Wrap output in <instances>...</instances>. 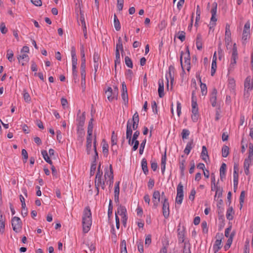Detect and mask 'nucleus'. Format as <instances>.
<instances>
[{
  "instance_id": "de8ad7c7",
  "label": "nucleus",
  "mask_w": 253,
  "mask_h": 253,
  "mask_svg": "<svg viewBox=\"0 0 253 253\" xmlns=\"http://www.w3.org/2000/svg\"><path fill=\"white\" fill-rule=\"evenodd\" d=\"M137 246L138 251L140 253H143L144 252V249H143V243L142 241H137Z\"/></svg>"
},
{
  "instance_id": "1a4fd4ad",
  "label": "nucleus",
  "mask_w": 253,
  "mask_h": 253,
  "mask_svg": "<svg viewBox=\"0 0 253 253\" xmlns=\"http://www.w3.org/2000/svg\"><path fill=\"white\" fill-rule=\"evenodd\" d=\"M93 140V150L94 152V161H96V159L98 158V153L96 150V136H93L92 133H90L89 135V133H87V137H86V144L89 145V144H92V141Z\"/></svg>"
},
{
  "instance_id": "5fc2aeb1",
  "label": "nucleus",
  "mask_w": 253,
  "mask_h": 253,
  "mask_svg": "<svg viewBox=\"0 0 253 253\" xmlns=\"http://www.w3.org/2000/svg\"><path fill=\"white\" fill-rule=\"evenodd\" d=\"M179 169L183 172L185 169V160H182L179 162Z\"/></svg>"
},
{
  "instance_id": "09e8293b",
  "label": "nucleus",
  "mask_w": 253,
  "mask_h": 253,
  "mask_svg": "<svg viewBox=\"0 0 253 253\" xmlns=\"http://www.w3.org/2000/svg\"><path fill=\"white\" fill-rule=\"evenodd\" d=\"M133 64H126L127 67L129 68L128 69L126 70V76H127V78H131V76L132 75V72L130 69L133 68Z\"/></svg>"
},
{
  "instance_id": "aec40b11",
  "label": "nucleus",
  "mask_w": 253,
  "mask_h": 253,
  "mask_svg": "<svg viewBox=\"0 0 253 253\" xmlns=\"http://www.w3.org/2000/svg\"><path fill=\"white\" fill-rule=\"evenodd\" d=\"M238 58L237 48L236 43H234L232 50L231 63H236V60Z\"/></svg>"
},
{
  "instance_id": "f3484780",
  "label": "nucleus",
  "mask_w": 253,
  "mask_h": 253,
  "mask_svg": "<svg viewBox=\"0 0 253 253\" xmlns=\"http://www.w3.org/2000/svg\"><path fill=\"white\" fill-rule=\"evenodd\" d=\"M161 195L159 191H155L153 194L152 201L154 206L157 208L160 201Z\"/></svg>"
},
{
  "instance_id": "c756f323",
  "label": "nucleus",
  "mask_w": 253,
  "mask_h": 253,
  "mask_svg": "<svg viewBox=\"0 0 253 253\" xmlns=\"http://www.w3.org/2000/svg\"><path fill=\"white\" fill-rule=\"evenodd\" d=\"M71 54L72 56V63H77V57L76 53V48L75 46H72L71 48Z\"/></svg>"
},
{
  "instance_id": "e433bc0d",
  "label": "nucleus",
  "mask_w": 253,
  "mask_h": 253,
  "mask_svg": "<svg viewBox=\"0 0 253 253\" xmlns=\"http://www.w3.org/2000/svg\"><path fill=\"white\" fill-rule=\"evenodd\" d=\"M117 143V136L115 134V132L113 131L111 137V144L112 149H114V147H116Z\"/></svg>"
},
{
  "instance_id": "49530a36",
  "label": "nucleus",
  "mask_w": 253,
  "mask_h": 253,
  "mask_svg": "<svg viewBox=\"0 0 253 253\" xmlns=\"http://www.w3.org/2000/svg\"><path fill=\"white\" fill-rule=\"evenodd\" d=\"M201 227L202 228L203 232L204 234H207L208 232V227L207 221H204L201 223Z\"/></svg>"
},
{
  "instance_id": "7c9ffc66",
  "label": "nucleus",
  "mask_w": 253,
  "mask_h": 253,
  "mask_svg": "<svg viewBox=\"0 0 253 253\" xmlns=\"http://www.w3.org/2000/svg\"><path fill=\"white\" fill-rule=\"evenodd\" d=\"M114 25L116 31H119L121 29L120 22L116 14H114Z\"/></svg>"
},
{
  "instance_id": "a18cd8bd",
  "label": "nucleus",
  "mask_w": 253,
  "mask_h": 253,
  "mask_svg": "<svg viewBox=\"0 0 253 253\" xmlns=\"http://www.w3.org/2000/svg\"><path fill=\"white\" fill-rule=\"evenodd\" d=\"M200 82H201V80H200ZM200 87L202 95H205L207 93V88L206 84H205L201 83Z\"/></svg>"
},
{
  "instance_id": "9b49d317",
  "label": "nucleus",
  "mask_w": 253,
  "mask_h": 253,
  "mask_svg": "<svg viewBox=\"0 0 253 253\" xmlns=\"http://www.w3.org/2000/svg\"><path fill=\"white\" fill-rule=\"evenodd\" d=\"M117 215L119 214L121 216L122 221L124 225H126L127 221V216H126V208L124 206H120L118 208L117 211L116 212Z\"/></svg>"
},
{
  "instance_id": "4d7b16f0",
  "label": "nucleus",
  "mask_w": 253,
  "mask_h": 253,
  "mask_svg": "<svg viewBox=\"0 0 253 253\" xmlns=\"http://www.w3.org/2000/svg\"><path fill=\"white\" fill-rule=\"evenodd\" d=\"M146 140H144L140 144L139 150V152L140 155H142L143 153L145 146L146 144Z\"/></svg>"
},
{
  "instance_id": "774afa93",
  "label": "nucleus",
  "mask_w": 253,
  "mask_h": 253,
  "mask_svg": "<svg viewBox=\"0 0 253 253\" xmlns=\"http://www.w3.org/2000/svg\"><path fill=\"white\" fill-rule=\"evenodd\" d=\"M232 237H230L227 240V243L224 246V248H225V250H228L230 247V246L232 244Z\"/></svg>"
},
{
  "instance_id": "680f3d73",
  "label": "nucleus",
  "mask_w": 253,
  "mask_h": 253,
  "mask_svg": "<svg viewBox=\"0 0 253 253\" xmlns=\"http://www.w3.org/2000/svg\"><path fill=\"white\" fill-rule=\"evenodd\" d=\"M85 64H81V79L85 78Z\"/></svg>"
},
{
  "instance_id": "4c0bfd02",
  "label": "nucleus",
  "mask_w": 253,
  "mask_h": 253,
  "mask_svg": "<svg viewBox=\"0 0 253 253\" xmlns=\"http://www.w3.org/2000/svg\"><path fill=\"white\" fill-rule=\"evenodd\" d=\"M192 148H193L192 142H188L187 143L186 147L184 150L185 154H186V155H188L190 153V151L192 149Z\"/></svg>"
},
{
  "instance_id": "5701e85b",
  "label": "nucleus",
  "mask_w": 253,
  "mask_h": 253,
  "mask_svg": "<svg viewBox=\"0 0 253 253\" xmlns=\"http://www.w3.org/2000/svg\"><path fill=\"white\" fill-rule=\"evenodd\" d=\"M236 84L235 81L233 78H229L228 81V87L231 92L234 93Z\"/></svg>"
},
{
  "instance_id": "4468645a",
  "label": "nucleus",
  "mask_w": 253,
  "mask_h": 253,
  "mask_svg": "<svg viewBox=\"0 0 253 253\" xmlns=\"http://www.w3.org/2000/svg\"><path fill=\"white\" fill-rule=\"evenodd\" d=\"M163 204V214L165 218H168L169 215V203L168 199L165 197L164 200L162 201Z\"/></svg>"
},
{
  "instance_id": "f257e3e1",
  "label": "nucleus",
  "mask_w": 253,
  "mask_h": 253,
  "mask_svg": "<svg viewBox=\"0 0 253 253\" xmlns=\"http://www.w3.org/2000/svg\"><path fill=\"white\" fill-rule=\"evenodd\" d=\"M83 230L85 233H87L92 225V215L90 209L86 207L84 211L82 217Z\"/></svg>"
},
{
  "instance_id": "473e14b6",
  "label": "nucleus",
  "mask_w": 253,
  "mask_h": 253,
  "mask_svg": "<svg viewBox=\"0 0 253 253\" xmlns=\"http://www.w3.org/2000/svg\"><path fill=\"white\" fill-rule=\"evenodd\" d=\"M141 167L143 172L145 174H147L148 173V169L147 168V163L146 159L143 158L141 161Z\"/></svg>"
},
{
  "instance_id": "72a5a7b5",
  "label": "nucleus",
  "mask_w": 253,
  "mask_h": 253,
  "mask_svg": "<svg viewBox=\"0 0 253 253\" xmlns=\"http://www.w3.org/2000/svg\"><path fill=\"white\" fill-rule=\"evenodd\" d=\"M17 59L20 62L22 60L24 61H28L29 58L27 53L23 52L22 53H20V54L18 55Z\"/></svg>"
},
{
  "instance_id": "a878e982",
  "label": "nucleus",
  "mask_w": 253,
  "mask_h": 253,
  "mask_svg": "<svg viewBox=\"0 0 253 253\" xmlns=\"http://www.w3.org/2000/svg\"><path fill=\"white\" fill-rule=\"evenodd\" d=\"M201 157L205 162H207V160L209 159L208 151L205 146H203L202 147V151L201 154Z\"/></svg>"
},
{
  "instance_id": "b1692460",
  "label": "nucleus",
  "mask_w": 253,
  "mask_h": 253,
  "mask_svg": "<svg viewBox=\"0 0 253 253\" xmlns=\"http://www.w3.org/2000/svg\"><path fill=\"white\" fill-rule=\"evenodd\" d=\"M196 44L198 50H200L202 49V37L200 33H198L197 35Z\"/></svg>"
},
{
  "instance_id": "f704fd0d",
  "label": "nucleus",
  "mask_w": 253,
  "mask_h": 253,
  "mask_svg": "<svg viewBox=\"0 0 253 253\" xmlns=\"http://www.w3.org/2000/svg\"><path fill=\"white\" fill-rule=\"evenodd\" d=\"M221 43L220 42L218 44V60L220 62L222 61V59H224V52L221 49Z\"/></svg>"
},
{
  "instance_id": "c03bdc74",
  "label": "nucleus",
  "mask_w": 253,
  "mask_h": 253,
  "mask_svg": "<svg viewBox=\"0 0 253 253\" xmlns=\"http://www.w3.org/2000/svg\"><path fill=\"white\" fill-rule=\"evenodd\" d=\"M13 52L12 50L8 49L6 53V57L10 62L13 61Z\"/></svg>"
},
{
  "instance_id": "bf43d9fd",
  "label": "nucleus",
  "mask_w": 253,
  "mask_h": 253,
  "mask_svg": "<svg viewBox=\"0 0 253 253\" xmlns=\"http://www.w3.org/2000/svg\"><path fill=\"white\" fill-rule=\"evenodd\" d=\"M124 0H117V8L119 11L122 10L124 6Z\"/></svg>"
},
{
  "instance_id": "39448f33",
  "label": "nucleus",
  "mask_w": 253,
  "mask_h": 253,
  "mask_svg": "<svg viewBox=\"0 0 253 253\" xmlns=\"http://www.w3.org/2000/svg\"><path fill=\"white\" fill-rule=\"evenodd\" d=\"M250 34V23L249 21L247 22L244 27V30L242 34V43L244 46L248 42Z\"/></svg>"
},
{
  "instance_id": "69168bd1",
  "label": "nucleus",
  "mask_w": 253,
  "mask_h": 253,
  "mask_svg": "<svg viewBox=\"0 0 253 253\" xmlns=\"http://www.w3.org/2000/svg\"><path fill=\"white\" fill-rule=\"evenodd\" d=\"M23 98L24 100L28 103H29L31 101V97L29 94L27 92H24L23 93Z\"/></svg>"
},
{
  "instance_id": "e2e57ef3",
  "label": "nucleus",
  "mask_w": 253,
  "mask_h": 253,
  "mask_svg": "<svg viewBox=\"0 0 253 253\" xmlns=\"http://www.w3.org/2000/svg\"><path fill=\"white\" fill-rule=\"evenodd\" d=\"M176 111L177 116L179 117L181 113V105L179 101L176 103Z\"/></svg>"
},
{
  "instance_id": "423d86ee",
  "label": "nucleus",
  "mask_w": 253,
  "mask_h": 253,
  "mask_svg": "<svg viewBox=\"0 0 253 253\" xmlns=\"http://www.w3.org/2000/svg\"><path fill=\"white\" fill-rule=\"evenodd\" d=\"M195 99H192L191 103V119L193 122H197L199 118V108L197 102H195Z\"/></svg>"
},
{
  "instance_id": "6e6552de",
  "label": "nucleus",
  "mask_w": 253,
  "mask_h": 253,
  "mask_svg": "<svg viewBox=\"0 0 253 253\" xmlns=\"http://www.w3.org/2000/svg\"><path fill=\"white\" fill-rule=\"evenodd\" d=\"M217 4L216 2H214L212 5V8L211 9V22L209 25V29L210 30H212V28L215 26L216 22L217 21V18L215 16L217 12Z\"/></svg>"
},
{
  "instance_id": "ddd939ff",
  "label": "nucleus",
  "mask_w": 253,
  "mask_h": 253,
  "mask_svg": "<svg viewBox=\"0 0 253 253\" xmlns=\"http://www.w3.org/2000/svg\"><path fill=\"white\" fill-rule=\"evenodd\" d=\"M174 68L172 65L169 66V72L167 73L166 74V79L167 81V85L168 87H169V81L170 80V83L171 84V85H172L173 81H174V77L173 76V74L174 73Z\"/></svg>"
},
{
  "instance_id": "0e129e2a",
  "label": "nucleus",
  "mask_w": 253,
  "mask_h": 253,
  "mask_svg": "<svg viewBox=\"0 0 253 253\" xmlns=\"http://www.w3.org/2000/svg\"><path fill=\"white\" fill-rule=\"evenodd\" d=\"M249 148V155L248 157L253 158V144L250 143Z\"/></svg>"
},
{
  "instance_id": "7ed1b4c3",
  "label": "nucleus",
  "mask_w": 253,
  "mask_h": 253,
  "mask_svg": "<svg viewBox=\"0 0 253 253\" xmlns=\"http://www.w3.org/2000/svg\"><path fill=\"white\" fill-rule=\"evenodd\" d=\"M105 94L109 102H112L114 100H117L119 94L118 88L116 86H113V88L108 87L105 90Z\"/></svg>"
},
{
  "instance_id": "3c124183",
  "label": "nucleus",
  "mask_w": 253,
  "mask_h": 253,
  "mask_svg": "<svg viewBox=\"0 0 253 253\" xmlns=\"http://www.w3.org/2000/svg\"><path fill=\"white\" fill-rule=\"evenodd\" d=\"M190 134V131L188 129H183L182 131L181 135L183 139L187 138Z\"/></svg>"
},
{
  "instance_id": "052dcab7",
  "label": "nucleus",
  "mask_w": 253,
  "mask_h": 253,
  "mask_svg": "<svg viewBox=\"0 0 253 253\" xmlns=\"http://www.w3.org/2000/svg\"><path fill=\"white\" fill-rule=\"evenodd\" d=\"M121 96L125 104H127L128 100L127 92H122Z\"/></svg>"
},
{
  "instance_id": "58836bf2",
  "label": "nucleus",
  "mask_w": 253,
  "mask_h": 253,
  "mask_svg": "<svg viewBox=\"0 0 253 253\" xmlns=\"http://www.w3.org/2000/svg\"><path fill=\"white\" fill-rule=\"evenodd\" d=\"M222 156L224 158H226L229 153V148L226 145H224L222 148Z\"/></svg>"
},
{
  "instance_id": "412c9836",
  "label": "nucleus",
  "mask_w": 253,
  "mask_h": 253,
  "mask_svg": "<svg viewBox=\"0 0 253 253\" xmlns=\"http://www.w3.org/2000/svg\"><path fill=\"white\" fill-rule=\"evenodd\" d=\"M244 86L246 89H252L253 88V78L251 76L247 77L245 81Z\"/></svg>"
},
{
  "instance_id": "c9c22d12",
  "label": "nucleus",
  "mask_w": 253,
  "mask_h": 253,
  "mask_svg": "<svg viewBox=\"0 0 253 253\" xmlns=\"http://www.w3.org/2000/svg\"><path fill=\"white\" fill-rule=\"evenodd\" d=\"M221 239H217L214 244L213 245V249L215 252H217L219 249H221Z\"/></svg>"
},
{
  "instance_id": "f03ea898",
  "label": "nucleus",
  "mask_w": 253,
  "mask_h": 253,
  "mask_svg": "<svg viewBox=\"0 0 253 253\" xmlns=\"http://www.w3.org/2000/svg\"><path fill=\"white\" fill-rule=\"evenodd\" d=\"M139 115L135 112L132 116V119L128 120L126 125V138L132 136V130H135L138 126Z\"/></svg>"
},
{
  "instance_id": "9d476101",
  "label": "nucleus",
  "mask_w": 253,
  "mask_h": 253,
  "mask_svg": "<svg viewBox=\"0 0 253 253\" xmlns=\"http://www.w3.org/2000/svg\"><path fill=\"white\" fill-rule=\"evenodd\" d=\"M176 202L181 205L183 199V187L181 183H179L176 189Z\"/></svg>"
},
{
  "instance_id": "20e7f679",
  "label": "nucleus",
  "mask_w": 253,
  "mask_h": 253,
  "mask_svg": "<svg viewBox=\"0 0 253 253\" xmlns=\"http://www.w3.org/2000/svg\"><path fill=\"white\" fill-rule=\"evenodd\" d=\"M101 168V165H99L98 167L97 172L95 176V187L97 189V192H98V188L101 187L103 189L105 188V182L102 179V171L100 172V169Z\"/></svg>"
},
{
  "instance_id": "bb28decb",
  "label": "nucleus",
  "mask_w": 253,
  "mask_h": 253,
  "mask_svg": "<svg viewBox=\"0 0 253 253\" xmlns=\"http://www.w3.org/2000/svg\"><path fill=\"white\" fill-rule=\"evenodd\" d=\"M234 211L232 207H229L227 209L226 213V216L227 219L231 220L233 219V214Z\"/></svg>"
},
{
  "instance_id": "a19ab883",
  "label": "nucleus",
  "mask_w": 253,
  "mask_h": 253,
  "mask_svg": "<svg viewBox=\"0 0 253 253\" xmlns=\"http://www.w3.org/2000/svg\"><path fill=\"white\" fill-rule=\"evenodd\" d=\"M42 154L44 160L48 164L52 165V162L50 160L46 151L44 150V151H42Z\"/></svg>"
},
{
  "instance_id": "cd10ccee",
  "label": "nucleus",
  "mask_w": 253,
  "mask_h": 253,
  "mask_svg": "<svg viewBox=\"0 0 253 253\" xmlns=\"http://www.w3.org/2000/svg\"><path fill=\"white\" fill-rule=\"evenodd\" d=\"M5 230V219L2 214H0V233L3 234Z\"/></svg>"
},
{
  "instance_id": "864d4df0",
  "label": "nucleus",
  "mask_w": 253,
  "mask_h": 253,
  "mask_svg": "<svg viewBox=\"0 0 253 253\" xmlns=\"http://www.w3.org/2000/svg\"><path fill=\"white\" fill-rule=\"evenodd\" d=\"M151 243V236L150 234L146 236L145 240V245L146 247H148Z\"/></svg>"
},
{
  "instance_id": "4be33fe9",
  "label": "nucleus",
  "mask_w": 253,
  "mask_h": 253,
  "mask_svg": "<svg viewBox=\"0 0 253 253\" xmlns=\"http://www.w3.org/2000/svg\"><path fill=\"white\" fill-rule=\"evenodd\" d=\"M76 12H80V17L79 20L81 23L82 27L86 26L85 22V18H84V12L81 10L80 4L79 5L78 7L76 8Z\"/></svg>"
},
{
  "instance_id": "6e6d98bb",
  "label": "nucleus",
  "mask_w": 253,
  "mask_h": 253,
  "mask_svg": "<svg viewBox=\"0 0 253 253\" xmlns=\"http://www.w3.org/2000/svg\"><path fill=\"white\" fill-rule=\"evenodd\" d=\"M177 38L181 41L183 42L185 40V33L184 31L179 32Z\"/></svg>"
},
{
  "instance_id": "ea45409f",
  "label": "nucleus",
  "mask_w": 253,
  "mask_h": 253,
  "mask_svg": "<svg viewBox=\"0 0 253 253\" xmlns=\"http://www.w3.org/2000/svg\"><path fill=\"white\" fill-rule=\"evenodd\" d=\"M238 177H239L238 173H236V172H233V184H234V189L235 191L237 189V186H238Z\"/></svg>"
},
{
  "instance_id": "37998d69",
  "label": "nucleus",
  "mask_w": 253,
  "mask_h": 253,
  "mask_svg": "<svg viewBox=\"0 0 253 253\" xmlns=\"http://www.w3.org/2000/svg\"><path fill=\"white\" fill-rule=\"evenodd\" d=\"M121 253H127L126 242L125 240L122 241L121 243Z\"/></svg>"
},
{
  "instance_id": "338daca9",
  "label": "nucleus",
  "mask_w": 253,
  "mask_h": 253,
  "mask_svg": "<svg viewBox=\"0 0 253 253\" xmlns=\"http://www.w3.org/2000/svg\"><path fill=\"white\" fill-rule=\"evenodd\" d=\"M231 32L230 30V25L228 24H226L225 27V37H231Z\"/></svg>"
},
{
  "instance_id": "f8f14e48",
  "label": "nucleus",
  "mask_w": 253,
  "mask_h": 253,
  "mask_svg": "<svg viewBox=\"0 0 253 253\" xmlns=\"http://www.w3.org/2000/svg\"><path fill=\"white\" fill-rule=\"evenodd\" d=\"M11 225L13 230L15 232H18L22 228V222L20 218L17 216H14L12 218Z\"/></svg>"
},
{
  "instance_id": "603ef678",
  "label": "nucleus",
  "mask_w": 253,
  "mask_h": 253,
  "mask_svg": "<svg viewBox=\"0 0 253 253\" xmlns=\"http://www.w3.org/2000/svg\"><path fill=\"white\" fill-rule=\"evenodd\" d=\"M91 147H92L91 144H89V145H88V144H86V151L87 154L88 155L91 154L92 153H93V154H94L93 149L92 150ZM93 158H94V155H93Z\"/></svg>"
},
{
  "instance_id": "13d9d810",
  "label": "nucleus",
  "mask_w": 253,
  "mask_h": 253,
  "mask_svg": "<svg viewBox=\"0 0 253 253\" xmlns=\"http://www.w3.org/2000/svg\"><path fill=\"white\" fill-rule=\"evenodd\" d=\"M226 165L225 163H223L220 168V175L221 177L225 175Z\"/></svg>"
},
{
  "instance_id": "8fccbe9b",
  "label": "nucleus",
  "mask_w": 253,
  "mask_h": 253,
  "mask_svg": "<svg viewBox=\"0 0 253 253\" xmlns=\"http://www.w3.org/2000/svg\"><path fill=\"white\" fill-rule=\"evenodd\" d=\"M121 63V57L120 52L118 50H116L115 51V59L114 61V63Z\"/></svg>"
},
{
  "instance_id": "2f4dec72",
  "label": "nucleus",
  "mask_w": 253,
  "mask_h": 253,
  "mask_svg": "<svg viewBox=\"0 0 253 253\" xmlns=\"http://www.w3.org/2000/svg\"><path fill=\"white\" fill-rule=\"evenodd\" d=\"M116 50H121L122 54L123 55V53L124 52V48H123V45L122 42V40L121 37H119L118 38L117 44H116Z\"/></svg>"
},
{
  "instance_id": "2eb2a0df",
  "label": "nucleus",
  "mask_w": 253,
  "mask_h": 253,
  "mask_svg": "<svg viewBox=\"0 0 253 253\" xmlns=\"http://www.w3.org/2000/svg\"><path fill=\"white\" fill-rule=\"evenodd\" d=\"M85 114L84 113H81L80 110L77 113L76 121L77 122V125L79 126L82 127L85 122Z\"/></svg>"
},
{
  "instance_id": "c85d7f7f",
  "label": "nucleus",
  "mask_w": 253,
  "mask_h": 253,
  "mask_svg": "<svg viewBox=\"0 0 253 253\" xmlns=\"http://www.w3.org/2000/svg\"><path fill=\"white\" fill-rule=\"evenodd\" d=\"M158 93L160 97H163L164 95V83L163 81H159V87H158Z\"/></svg>"
},
{
  "instance_id": "0eeeda50",
  "label": "nucleus",
  "mask_w": 253,
  "mask_h": 253,
  "mask_svg": "<svg viewBox=\"0 0 253 253\" xmlns=\"http://www.w3.org/2000/svg\"><path fill=\"white\" fill-rule=\"evenodd\" d=\"M105 183L109 185L110 187L112 186L113 184V169L111 165L109 166V169H106L105 171L104 174Z\"/></svg>"
},
{
  "instance_id": "393cba45",
  "label": "nucleus",
  "mask_w": 253,
  "mask_h": 253,
  "mask_svg": "<svg viewBox=\"0 0 253 253\" xmlns=\"http://www.w3.org/2000/svg\"><path fill=\"white\" fill-rule=\"evenodd\" d=\"M120 194L119 182H116L114 188V198L115 201H119Z\"/></svg>"
},
{
  "instance_id": "6ab92c4d",
  "label": "nucleus",
  "mask_w": 253,
  "mask_h": 253,
  "mask_svg": "<svg viewBox=\"0 0 253 253\" xmlns=\"http://www.w3.org/2000/svg\"><path fill=\"white\" fill-rule=\"evenodd\" d=\"M217 90L214 88L211 95H210V102L212 107H215L217 105L216 99H217Z\"/></svg>"
},
{
  "instance_id": "79ce46f5",
  "label": "nucleus",
  "mask_w": 253,
  "mask_h": 253,
  "mask_svg": "<svg viewBox=\"0 0 253 253\" xmlns=\"http://www.w3.org/2000/svg\"><path fill=\"white\" fill-rule=\"evenodd\" d=\"M93 119L92 118H91L88 123V126H87V133H89V135L90 134V133L92 134V132H93Z\"/></svg>"
},
{
  "instance_id": "a211bd4d",
  "label": "nucleus",
  "mask_w": 253,
  "mask_h": 253,
  "mask_svg": "<svg viewBox=\"0 0 253 253\" xmlns=\"http://www.w3.org/2000/svg\"><path fill=\"white\" fill-rule=\"evenodd\" d=\"M253 158L248 157L245 159L244 163V169L245 173L248 175L250 174L249 168Z\"/></svg>"
},
{
  "instance_id": "dca6fc26",
  "label": "nucleus",
  "mask_w": 253,
  "mask_h": 253,
  "mask_svg": "<svg viewBox=\"0 0 253 253\" xmlns=\"http://www.w3.org/2000/svg\"><path fill=\"white\" fill-rule=\"evenodd\" d=\"M184 59L185 63H190V52L188 50L185 52L182 51L181 52L180 61V63H182V60Z\"/></svg>"
}]
</instances>
